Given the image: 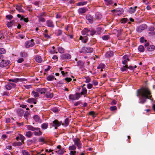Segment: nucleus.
Masks as SVG:
<instances>
[{"label": "nucleus", "instance_id": "a19ab883", "mask_svg": "<svg viewBox=\"0 0 155 155\" xmlns=\"http://www.w3.org/2000/svg\"><path fill=\"white\" fill-rule=\"evenodd\" d=\"M97 30L98 33L99 34H100L103 31V28L102 27L99 26L97 28Z\"/></svg>", "mask_w": 155, "mask_h": 155}, {"label": "nucleus", "instance_id": "aec40b11", "mask_svg": "<svg viewBox=\"0 0 155 155\" xmlns=\"http://www.w3.org/2000/svg\"><path fill=\"white\" fill-rule=\"evenodd\" d=\"M25 111V110L23 109L19 108L17 110V112L18 114L21 116H22Z\"/></svg>", "mask_w": 155, "mask_h": 155}, {"label": "nucleus", "instance_id": "13d9d810", "mask_svg": "<svg viewBox=\"0 0 155 155\" xmlns=\"http://www.w3.org/2000/svg\"><path fill=\"white\" fill-rule=\"evenodd\" d=\"M23 79H19L18 78H15V79H14V82L16 83L19 81V80H20V81H22L23 80Z\"/></svg>", "mask_w": 155, "mask_h": 155}, {"label": "nucleus", "instance_id": "a878e982", "mask_svg": "<svg viewBox=\"0 0 155 155\" xmlns=\"http://www.w3.org/2000/svg\"><path fill=\"white\" fill-rule=\"evenodd\" d=\"M87 10V8H81L78 9V12L79 14H82L86 12Z\"/></svg>", "mask_w": 155, "mask_h": 155}, {"label": "nucleus", "instance_id": "3c124183", "mask_svg": "<svg viewBox=\"0 0 155 155\" xmlns=\"http://www.w3.org/2000/svg\"><path fill=\"white\" fill-rule=\"evenodd\" d=\"M19 135L20 140H21V142L23 141L25 139V137L20 134H19Z\"/></svg>", "mask_w": 155, "mask_h": 155}, {"label": "nucleus", "instance_id": "7ed1b4c3", "mask_svg": "<svg viewBox=\"0 0 155 155\" xmlns=\"http://www.w3.org/2000/svg\"><path fill=\"white\" fill-rule=\"evenodd\" d=\"M73 140L74 143V144H73V145H74L75 147V145L79 149L81 148L82 143L80 139L77 138H74L73 139Z\"/></svg>", "mask_w": 155, "mask_h": 155}, {"label": "nucleus", "instance_id": "f704fd0d", "mask_svg": "<svg viewBox=\"0 0 155 155\" xmlns=\"http://www.w3.org/2000/svg\"><path fill=\"white\" fill-rule=\"evenodd\" d=\"M46 97L47 98H51L53 97V94L49 92L46 91Z\"/></svg>", "mask_w": 155, "mask_h": 155}, {"label": "nucleus", "instance_id": "bf43d9fd", "mask_svg": "<svg viewBox=\"0 0 155 155\" xmlns=\"http://www.w3.org/2000/svg\"><path fill=\"white\" fill-rule=\"evenodd\" d=\"M83 64L84 63L82 62L81 61H79L77 62V66H82L83 65Z\"/></svg>", "mask_w": 155, "mask_h": 155}, {"label": "nucleus", "instance_id": "37998d69", "mask_svg": "<svg viewBox=\"0 0 155 155\" xmlns=\"http://www.w3.org/2000/svg\"><path fill=\"white\" fill-rule=\"evenodd\" d=\"M20 55L21 57L25 58L27 57L28 55L27 53L25 51H21L20 53Z\"/></svg>", "mask_w": 155, "mask_h": 155}, {"label": "nucleus", "instance_id": "e2e57ef3", "mask_svg": "<svg viewBox=\"0 0 155 155\" xmlns=\"http://www.w3.org/2000/svg\"><path fill=\"white\" fill-rule=\"evenodd\" d=\"M20 19L21 20H23L24 21L26 22H27L28 21V18H24V17H23V16L21 17V18Z\"/></svg>", "mask_w": 155, "mask_h": 155}, {"label": "nucleus", "instance_id": "6ab92c4d", "mask_svg": "<svg viewBox=\"0 0 155 155\" xmlns=\"http://www.w3.org/2000/svg\"><path fill=\"white\" fill-rule=\"evenodd\" d=\"M37 101V98H30L28 99L27 102L29 103H33L35 104H36Z\"/></svg>", "mask_w": 155, "mask_h": 155}, {"label": "nucleus", "instance_id": "a211bd4d", "mask_svg": "<svg viewBox=\"0 0 155 155\" xmlns=\"http://www.w3.org/2000/svg\"><path fill=\"white\" fill-rule=\"evenodd\" d=\"M33 119L35 121L41 123L42 122V120L40 119L39 117L37 115H35L33 116Z\"/></svg>", "mask_w": 155, "mask_h": 155}, {"label": "nucleus", "instance_id": "0eeeda50", "mask_svg": "<svg viewBox=\"0 0 155 155\" xmlns=\"http://www.w3.org/2000/svg\"><path fill=\"white\" fill-rule=\"evenodd\" d=\"M10 63V61L9 60H2L1 62L0 63V67L3 68L8 65Z\"/></svg>", "mask_w": 155, "mask_h": 155}, {"label": "nucleus", "instance_id": "7c9ffc66", "mask_svg": "<svg viewBox=\"0 0 155 155\" xmlns=\"http://www.w3.org/2000/svg\"><path fill=\"white\" fill-rule=\"evenodd\" d=\"M105 67V64H100L97 67V69H101V71H103V69Z\"/></svg>", "mask_w": 155, "mask_h": 155}, {"label": "nucleus", "instance_id": "5fc2aeb1", "mask_svg": "<svg viewBox=\"0 0 155 155\" xmlns=\"http://www.w3.org/2000/svg\"><path fill=\"white\" fill-rule=\"evenodd\" d=\"M87 4L86 2H81L78 3L77 4L78 5L81 6V5H86Z\"/></svg>", "mask_w": 155, "mask_h": 155}, {"label": "nucleus", "instance_id": "c85d7f7f", "mask_svg": "<svg viewBox=\"0 0 155 155\" xmlns=\"http://www.w3.org/2000/svg\"><path fill=\"white\" fill-rule=\"evenodd\" d=\"M86 18L87 20L89 21L90 23H92L93 20V17L92 16L90 15H87L86 16Z\"/></svg>", "mask_w": 155, "mask_h": 155}, {"label": "nucleus", "instance_id": "774afa93", "mask_svg": "<svg viewBox=\"0 0 155 155\" xmlns=\"http://www.w3.org/2000/svg\"><path fill=\"white\" fill-rule=\"evenodd\" d=\"M64 80L67 82H69L71 81L72 79L70 78H65Z\"/></svg>", "mask_w": 155, "mask_h": 155}, {"label": "nucleus", "instance_id": "c03bdc74", "mask_svg": "<svg viewBox=\"0 0 155 155\" xmlns=\"http://www.w3.org/2000/svg\"><path fill=\"white\" fill-rule=\"evenodd\" d=\"M14 24V21H11L10 22H8L7 24V27L8 28H10L12 27Z\"/></svg>", "mask_w": 155, "mask_h": 155}, {"label": "nucleus", "instance_id": "0e129e2a", "mask_svg": "<svg viewBox=\"0 0 155 155\" xmlns=\"http://www.w3.org/2000/svg\"><path fill=\"white\" fill-rule=\"evenodd\" d=\"M12 17V16L11 15H8L6 16V18L9 20H11Z\"/></svg>", "mask_w": 155, "mask_h": 155}, {"label": "nucleus", "instance_id": "9d476101", "mask_svg": "<svg viewBox=\"0 0 155 155\" xmlns=\"http://www.w3.org/2000/svg\"><path fill=\"white\" fill-rule=\"evenodd\" d=\"M114 11L115 12V14L116 15H120L122 14L123 12V9L121 8H118L116 9H114Z\"/></svg>", "mask_w": 155, "mask_h": 155}, {"label": "nucleus", "instance_id": "4d7b16f0", "mask_svg": "<svg viewBox=\"0 0 155 155\" xmlns=\"http://www.w3.org/2000/svg\"><path fill=\"white\" fill-rule=\"evenodd\" d=\"M109 37V35H104L103 37H102V39L103 40H107Z\"/></svg>", "mask_w": 155, "mask_h": 155}, {"label": "nucleus", "instance_id": "a18cd8bd", "mask_svg": "<svg viewBox=\"0 0 155 155\" xmlns=\"http://www.w3.org/2000/svg\"><path fill=\"white\" fill-rule=\"evenodd\" d=\"M48 127L47 123H43L42 124L41 128L45 130L47 129Z\"/></svg>", "mask_w": 155, "mask_h": 155}, {"label": "nucleus", "instance_id": "2eb2a0df", "mask_svg": "<svg viewBox=\"0 0 155 155\" xmlns=\"http://www.w3.org/2000/svg\"><path fill=\"white\" fill-rule=\"evenodd\" d=\"M24 7L21 5H17L16 6V9L19 12H24V11L23 9Z\"/></svg>", "mask_w": 155, "mask_h": 155}, {"label": "nucleus", "instance_id": "dca6fc26", "mask_svg": "<svg viewBox=\"0 0 155 155\" xmlns=\"http://www.w3.org/2000/svg\"><path fill=\"white\" fill-rule=\"evenodd\" d=\"M61 58L63 59H69L71 58V55L68 54H64L61 55Z\"/></svg>", "mask_w": 155, "mask_h": 155}, {"label": "nucleus", "instance_id": "72a5a7b5", "mask_svg": "<svg viewBox=\"0 0 155 155\" xmlns=\"http://www.w3.org/2000/svg\"><path fill=\"white\" fill-rule=\"evenodd\" d=\"M138 50L140 52H143L144 51V48L142 45H140L138 47Z\"/></svg>", "mask_w": 155, "mask_h": 155}, {"label": "nucleus", "instance_id": "6e6552de", "mask_svg": "<svg viewBox=\"0 0 155 155\" xmlns=\"http://www.w3.org/2000/svg\"><path fill=\"white\" fill-rule=\"evenodd\" d=\"M61 147L60 145H58L57 146V150L56 151V152L59 155H62L64 153V148H61Z\"/></svg>", "mask_w": 155, "mask_h": 155}, {"label": "nucleus", "instance_id": "f8f14e48", "mask_svg": "<svg viewBox=\"0 0 155 155\" xmlns=\"http://www.w3.org/2000/svg\"><path fill=\"white\" fill-rule=\"evenodd\" d=\"M52 126L55 127V129H57V127H59L61 125V123L59 122L58 120H55L52 122Z\"/></svg>", "mask_w": 155, "mask_h": 155}, {"label": "nucleus", "instance_id": "f03ea898", "mask_svg": "<svg viewBox=\"0 0 155 155\" xmlns=\"http://www.w3.org/2000/svg\"><path fill=\"white\" fill-rule=\"evenodd\" d=\"M76 149V147L74 145H72L70 146L69 147V150L70 151V155H78V152H76L75 150Z\"/></svg>", "mask_w": 155, "mask_h": 155}, {"label": "nucleus", "instance_id": "f257e3e1", "mask_svg": "<svg viewBox=\"0 0 155 155\" xmlns=\"http://www.w3.org/2000/svg\"><path fill=\"white\" fill-rule=\"evenodd\" d=\"M151 93L148 88L145 87L137 90V96L139 98V103L143 104L147 99H151Z\"/></svg>", "mask_w": 155, "mask_h": 155}, {"label": "nucleus", "instance_id": "de8ad7c7", "mask_svg": "<svg viewBox=\"0 0 155 155\" xmlns=\"http://www.w3.org/2000/svg\"><path fill=\"white\" fill-rule=\"evenodd\" d=\"M38 21L40 22H43L45 21V19L43 17H38Z\"/></svg>", "mask_w": 155, "mask_h": 155}, {"label": "nucleus", "instance_id": "8fccbe9b", "mask_svg": "<svg viewBox=\"0 0 155 155\" xmlns=\"http://www.w3.org/2000/svg\"><path fill=\"white\" fill-rule=\"evenodd\" d=\"M51 110L54 112H58L59 111V108L57 107H54L52 108Z\"/></svg>", "mask_w": 155, "mask_h": 155}, {"label": "nucleus", "instance_id": "864d4df0", "mask_svg": "<svg viewBox=\"0 0 155 155\" xmlns=\"http://www.w3.org/2000/svg\"><path fill=\"white\" fill-rule=\"evenodd\" d=\"M11 85V84H10L9 83L8 84L5 86L6 88L8 90H10L12 88Z\"/></svg>", "mask_w": 155, "mask_h": 155}, {"label": "nucleus", "instance_id": "e433bc0d", "mask_svg": "<svg viewBox=\"0 0 155 155\" xmlns=\"http://www.w3.org/2000/svg\"><path fill=\"white\" fill-rule=\"evenodd\" d=\"M80 39L81 40L82 42L84 43H86L87 40V38L86 37H83L81 36L80 37Z\"/></svg>", "mask_w": 155, "mask_h": 155}, {"label": "nucleus", "instance_id": "4468645a", "mask_svg": "<svg viewBox=\"0 0 155 155\" xmlns=\"http://www.w3.org/2000/svg\"><path fill=\"white\" fill-rule=\"evenodd\" d=\"M129 61V59L127 55H125L123 57L122 64H126L128 61Z\"/></svg>", "mask_w": 155, "mask_h": 155}, {"label": "nucleus", "instance_id": "39448f33", "mask_svg": "<svg viewBox=\"0 0 155 155\" xmlns=\"http://www.w3.org/2000/svg\"><path fill=\"white\" fill-rule=\"evenodd\" d=\"M81 97L80 94L77 93L74 94H70L69 96V99L74 100H78Z\"/></svg>", "mask_w": 155, "mask_h": 155}, {"label": "nucleus", "instance_id": "49530a36", "mask_svg": "<svg viewBox=\"0 0 155 155\" xmlns=\"http://www.w3.org/2000/svg\"><path fill=\"white\" fill-rule=\"evenodd\" d=\"M128 68V66L127 65H126L125 66H123L121 68L120 70L122 71H125Z\"/></svg>", "mask_w": 155, "mask_h": 155}, {"label": "nucleus", "instance_id": "20e7f679", "mask_svg": "<svg viewBox=\"0 0 155 155\" xmlns=\"http://www.w3.org/2000/svg\"><path fill=\"white\" fill-rule=\"evenodd\" d=\"M35 45L34 40L32 39L26 41L25 43V46L26 48L32 47Z\"/></svg>", "mask_w": 155, "mask_h": 155}, {"label": "nucleus", "instance_id": "9b49d317", "mask_svg": "<svg viewBox=\"0 0 155 155\" xmlns=\"http://www.w3.org/2000/svg\"><path fill=\"white\" fill-rule=\"evenodd\" d=\"M33 134L35 136H39L42 134V132L41 131L39 128L36 127Z\"/></svg>", "mask_w": 155, "mask_h": 155}, {"label": "nucleus", "instance_id": "1a4fd4ad", "mask_svg": "<svg viewBox=\"0 0 155 155\" xmlns=\"http://www.w3.org/2000/svg\"><path fill=\"white\" fill-rule=\"evenodd\" d=\"M93 50V48L91 47H83L82 48V51L84 52L91 53Z\"/></svg>", "mask_w": 155, "mask_h": 155}, {"label": "nucleus", "instance_id": "052dcab7", "mask_svg": "<svg viewBox=\"0 0 155 155\" xmlns=\"http://www.w3.org/2000/svg\"><path fill=\"white\" fill-rule=\"evenodd\" d=\"M62 33V31L60 30H58L57 31L56 34L58 36L60 35Z\"/></svg>", "mask_w": 155, "mask_h": 155}, {"label": "nucleus", "instance_id": "393cba45", "mask_svg": "<svg viewBox=\"0 0 155 155\" xmlns=\"http://www.w3.org/2000/svg\"><path fill=\"white\" fill-rule=\"evenodd\" d=\"M31 94L35 98L39 97V94L38 92L37 91H33L32 92Z\"/></svg>", "mask_w": 155, "mask_h": 155}, {"label": "nucleus", "instance_id": "473e14b6", "mask_svg": "<svg viewBox=\"0 0 155 155\" xmlns=\"http://www.w3.org/2000/svg\"><path fill=\"white\" fill-rule=\"evenodd\" d=\"M95 17L97 19H100L102 18V15L100 13L97 12L95 14Z\"/></svg>", "mask_w": 155, "mask_h": 155}, {"label": "nucleus", "instance_id": "ddd939ff", "mask_svg": "<svg viewBox=\"0 0 155 155\" xmlns=\"http://www.w3.org/2000/svg\"><path fill=\"white\" fill-rule=\"evenodd\" d=\"M46 25L49 27H51L53 28L54 27V25L52 21L49 20L46 21Z\"/></svg>", "mask_w": 155, "mask_h": 155}, {"label": "nucleus", "instance_id": "bb28decb", "mask_svg": "<svg viewBox=\"0 0 155 155\" xmlns=\"http://www.w3.org/2000/svg\"><path fill=\"white\" fill-rule=\"evenodd\" d=\"M82 35H88L89 34L88 32V28H85L82 31Z\"/></svg>", "mask_w": 155, "mask_h": 155}, {"label": "nucleus", "instance_id": "4be33fe9", "mask_svg": "<svg viewBox=\"0 0 155 155\" xmlns=\"http://www.w3.org/2000/svg\"><path fill=\"white\" fill-rule=\"evenodd\" d=\"M87 90L85 87H83L82 90L80 93H78L80 94V96L81 95H86L87 93Z\"/></svg>", "mask_w": 155, "mask_h": 155}, {"label": "nucleus", "instance_id": "412c9836", "mask_svg": "<svg viewBox=\"0 0 155 155\" xmlns=\"http://www.w3.org/2000/svg\"><path fill=\"white\" fill-rule=\"evenodd\" d=\"M137 8V6H135L134 8L130 7L129 8L128 12L131 14L134 13L136 9Z\"/></svg>", "mask_w": 155, "mask_h": 155}, {"label": "nucleus", "instance_id": "09e8293b", "mask_svg": "<svg viewBox=\"0 0 155 155\" xmlns=\"http://www.w3.org/2000/svg\"><path fill=\"white\" fill-rule=\"evenodd\" d=\"M21 153L23 155H30L29 153L26 150H22Z\"/></svg>", "mask_w": 155, "mask_h": 155}, {"label": "nucleus", "instance_id": "79ce46f5", "mask_svg": "<svg viewBox=\"0 0 155 155\" xmlns=\"http://www.w3.org/2000/svg\"><path fill=\"white\" fill-rule=\"evenodd\" d=\"M113 54V52L112 51H108L107 52L106 56L107 58H109L112 56Z\"/></svg>", "mask_w": 155, "mask_h": 155}, {"label": "nucleus", "instance_id": "c756f323", "mask_svg": "<svg viewBox=\"0 0 155 155\" xmlns=\"http://www.w3.org/2000/svg\"><path fill=\"white\" fill-rule=\"evenodd\" d=\"M88 32L89 35H90L92 36L95 34L96 31L92 28H90L89 29H88Z\"/></svg>", "mask_w": 155, "mask_h": 155}, {"label": "nucleus", "instance_id": "2f4dec72", "mask_svg": "<svg viewBox=\"0 0 155 155\" xmlns=\"http://www.w3.org/2000/svg\"><path fill=\"white\" fill-rule=\"evenodd\" d=\"M155 46L153 45H150L147 48V50L149 51H152L154 50Z\"/></svg>", "mask_w": 155, "mask_h": 155}, {"label": "nucleus", "instance_id": "f3484780", "mask_svg": "<svg viewBox=\"0 0 155 155\" xmlns=\"http://www.w3.org/2000/svg\"><path fill=\"white\" fill-rule=\"evenodd\" d=\"M37 91L40 93L41 94H45L46 91V88H38L37 89Z\"/></svg>", "mask_w": 155, "mask_h": 155}, {"label": "nucleus", "instance_id": "338daca9", "mask_svg": "<svg viewBox=\"0 0 155 155\" xmlns=\"http://www.w3.org/2000/svg\"><path fill=\"white\" fill-rule=\"evenodd\" d=\"M24 61V59L23 58H19L17 61L18 63H21Z\"/></svg>", "mask_w": 155, "mask_h": 155}, {"label": "nucleus", "instance_id": "680f3d73", "mask_svg": "<svg viewBox=\"0 0 155 155\" xmlns=\"http://www.w3.org/2000/svg\"><path fill=\"white\" fill-rule=\"evenodd\" d=\"M140 42L141 43H143L144 41H147L145 40L143 37H141L140 38Z\"/></svg>", "mask_w": 155, "mask_h": 155}, {"label": "nucleus", "instance_id": "69168bd1", "mask_svg": "<svg viewBox=\"0 0 155 155\" xmlns=\"http://www.w3.org/2000/svg\"><path fill=\"white\" fill-rule=\"evenodd\" d=\"M64 122L65 126H68L69 124V120L68 118H66L65 119Z\"/></svg>", "mask_w": 155, "mask_h": 155}, {"label": "nucleus", "instance_id": "5701e85b", "mask_svg": "<svg viewBox=\"0 0 155 155\" xmlns=\"http://www.w3.org/2000/svg\"><path fill=\"white\" fill-rule=\"evenodd\" d=\"M46 79L48 81H52L54 79L56 80V78H54V76L51 75H49L47 76Z\"/></svg>", "mask_w": 155, "mask_h": 155}, {"label": "nucleus", "instance_id": "b1692460", "mask_svg": "<svg viewBox=\"0 0 155 155\" xmlns=\"http://www.w3.org/2000/svg\"><path fill=\"white\" fill-rule=\"evenodd\" d=\"M25 127L28 130L32 131H34L36 128L31 125H27Z\"/></svg>", "mask_w": 155, "mask_h": 155}, {"label": "nucleus", "instance_id": "58836bf2", "mask_svg": "<svg viewBox=\"0 0 155 155\" xmlns=\"http://www.w3.org/2000/svg\"><path fill=\"white\" fill-rule=\"evenodd\" d=\"M84 81L86 83H88L91 81V79L88 76H87L83 78Z\"/></svg>", "mask_w": 155, "mask_h": 155}, {"label": "nucleus", "instance_id": "4c0bfd02", "mask_svg": "<svg viewBox=\"0 0 155 155\" xmlns=\"http://www.w3.org/2000/svg\"><path fill=\"white\" fill-rule=\"evenodd\" d=\"M33 134V133L30 131H28L26 133L25 135L28 138L30 137Z\"/></svg>", "mask_w": 155, "mask_h": 155}, {"label": "nucleus", "instance_id": "c9c22d12", "mask_svg": "<svg viewBox=\"0 0 155 155\" xmlns=\"http://www.w3.org/2000/svg\"><path fill=\"white\" fill-rule=\"evenodd\" d=\"M58 51L60 53L62 54L64 53V48L60 46L58 47Z\"/></svg>", "mask_w": 155, "mask_h": 155}, {"label": "nucleus", "instance_id": "ea45409f", "mask_svg": "<svg viewBox=\"0 0 155 155\" xmlns=\"http://www.w3.org/2000/svg\"><path fill=\"white\" fill-rule=\"evenodd\" d=\"M29 114L28 111H25L24 114V117L25 119L28 120V118L29 116Z\"/></svg>", "mask_w": 155, "mask_h": 155}, {"label": "nucleus", "instance_id": "423d86ee", "mask_svg": "<svg viewBox=\"0 0 155 155\" xmlns=\"http://www.w3.org/2000/svg\"><path fill=\"white\" fill-rule=\"evenodd\" d=\"M147 28V26L145 24H143L141 25L140 26L137 27V31L139 32H141L143 31L146 29Z\"/></svg>", "mask_w": 155, "mask_h": 155}, {"label": "nucleus", "instance_id": "cd10ccee", "mask_svg": "<svg viewBox=\"0 0 155 155\" xmlns=\"http://www.w3.org/2000/svg\"><path fill=\"white\" fill-rule=\"evenodd\" d=\"M35 61L38 63H41L42 61L41 57L39 55H37L35 58Z\"/></svg>", "mask_w": 155, "mask_h": 155}, {"label": "nucleus", "instance_id": "603ef678", "mask_svg": "<svg viewBox=\"0 0 155 155\" xmlns=\"http://www.w3.org/2000/svg\"><path fill=\"white\" fill-rule=\"evenodd\" d=\"M105 3L107 5H108L112 3V1L111 0H104Z\"/></svg>", "mask_w": 155, "mask_h": 155}, {"label": "nucleus", "instance_id": "6e6d98bb", "mask_svg": "<svg viewBox=\"0 0 155 155\" xmlns=\"http://www.w3.org/2000/svg\"><path fill=\"white\" fill-rule=\"evenodd\" d=\"M6 51L5 49L3 48H0V54H3L5 53Z\"/></svg>", "mask_w": 155, "mask_h": 155}]
</instances>
